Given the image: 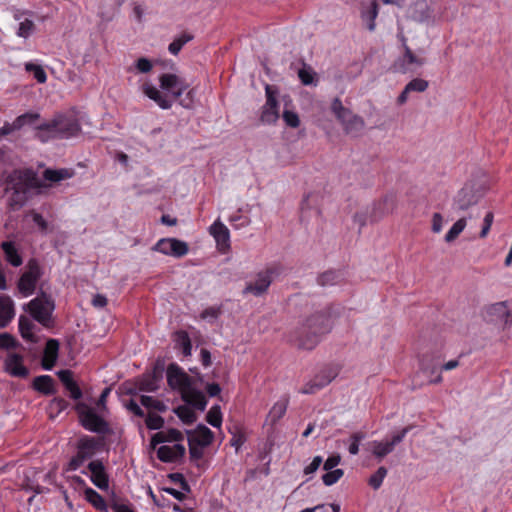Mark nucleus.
<instances>
[{"mask_svg": "<svg viewBox=\"0 0 512 512\" xmlns=\"http://www.w3.org/2000/svg\"><path fill=\"white\" fill-rule=\"evenodd\" d=\"M146 426L151 430L161 429L164 425V419L155 413H148L146 419Z\"/></svg>", "mask_w": 512, "mask_h": 512, "instance_id": "nucleus-49", "label": "nucleus"}, {"mask_svg": "<svg viewBox=\"0 0 512 512\" xmlns=\"http://www.w3.org/2000/svg\"><path fill=\"white\" fill-rule=\"evenodd\" d=\"M410 430L409 427L403 428L399 433L394 435L390 441H372L369 443V447L373 456L378 460H382L388 454H390L395 446L403 441L404 437Z\"/></svg>", "mask_w": 512, "mask_h": 512, "instance_id": "nucleus-7", "label": "nucleus"}, {"mask_svg": "<svg viewBox=\"0 0 512 512\" xmlns=\"http://www.w3.org/2000/svg\"><path fill=\"white\" fill-rule=\"evenodd\" d=\"M33 388L45 395H52L55 393L54 380L49 375H41L34 378Z\"/></svg>", "mask_w": 512, "mask_h": 512, "instance_id": "nucleus-25", "label": "nucleus"}, {"mask_svg": "<svg viewBox=\"0 0 512 512\" xmlns=\"http://www.w3.org/2000/svg\"><path fill=\"white\" fill-rule=\"evenodd\" d=\"M36 129V136L42 142L51 138L69 139L81 131L80 124L73 115L62 113L56 114L51 121L41 123Z\"/></svg>", "mask_w": 512, "mask_h": 512, "instance_id": "nucleus-3", "label": "nucleus"}, {"mask_svg": "<svg viewBox=\"0 0 512 512\" xmlns=\"http://www.w3.org/2000/svg\"><path fill=\"white\" fill-rule=\"evenodd\" d=\"M209 232L215 239L218 250L222 253L227 252L230 248L229 229L220 220H216L210 226Z\"/></svg>", "mask_w": 512, "mask_h": 512, "instance_id": "nucleus-15", "label": "nucleus"}, {"mask_svg": "<svg viewBox=\"0 0 512 512\" xmlns=\"http://www.w3.org/2000/svg\"><path fill=\"white\" fill-rule=\"evenodd\" d=\"M206 420L213 427H220L222 423V414L220 406L215 405L211 407L207 413Z\"/></svg>", "mask_w": 512, "mask_h": 512, "instance_id": "nucleus-42", "label": "nucleus"}, {"mask_svg": "<svg viewBox=\"0 0 512 512\" xmlns=\"http://www.w3.org/2000/svg\"><path fill=\"white\" fill-rule=\"evenodd\" d=\"M283 119L285 123L292 128H297L300 124L298 115L293 111L285 110L283 112Z\"/></svg>", "mask_w": 512, "mask_h": 512, "instance_id": "nucleus-54", "label": "nucleus"}, {"mask_svg": "<svg viewBox=\"0 0 512 512\" xmlns=\"http://www.w3.org/2000/svg\"><path fill=\"white\" fill-rule=\"evenodd\" d=\"M167 382L173 389H185L191 386V379L177 364L171 363L167 368Z\"/></svg>", "mask_w": 512, "mask_h": 512, "instance_id": "nucleus-12", "label": "nucleus"}, {"mask_svg": "<svg viewBox=\"0 0 512 512\" xmlns=\"http://www.w3.org/2000/svg\"><path fill=\"white\" fill-rule=\"evenodd\" d=\"M386 475L387 469L383 466L379 467L377 471L369 478V485L375 490L380 488Z\"/></svg>", "mask_w": 512, "mask_h": 512, "instance_id": "nucleus-45", "label": "nucleus"}, {"mask_svg": "<svg viewBox=\"0 0 512 512\" xmlns=\"http://www.w3.org/2000/svg\"><path fill=\"white\" fill-rule=\"evenodd\" d=\"M143 93L153 100L161 109H170L173 104V100L167 95L160 92L155 86L151 84H144L142 86Z\"/></svg>", "mask_w": 512, "mask_h": 512, "instance_id": "nucleus-19", "label": "nucleus"}, {"mask_svg": "<svg viewBox=\"0 0 512 512\" xmlns=\"http://www.w3.org/2000/svg\"><path fill=\"white\" fill-rule=\"evenodd\" d=\"M86 500L98 510H105L106 503L103 497L92 488H86L84 491Z\"/></svg>", "mask_w": 512, "mask_h": 512, "instance_id": "nucleus-32", "label": "nucleus"}, {"mask_svg": "<svg viewBox=\"0 0 512 512\" xmlns=\"http://www.w3.org/2000/svg\"><path fill=\"white\" fill-rule=\"evenodd\" d=\"M478 201L479 196L473 187L465 185L454 197L452 209L456 212L466 211L470 207L476 205Z\"/></svg>", "mask_w": 512, "mask_h": 512, "instance_id": "nucleus-9", "label": "nucleus"}, {"mask_svg": "<svg viewBox=\"0 0 512 512\" xmlns=\"http://www.w3.org/2000/svg\"><path fill=\"white\" fill-rule=\"evenodd\" d=\"M35 324L28 317L21 315L19 318V331L23 339L36 342L37 338L33 333Z\"/></svg>", "mask_w": 512, "mask_h": 512, "instance_id": "nucleus-27", "label": "nucleus"}, {"mask_svg": "<svg viewBox=\"0 0 512 512\" xmlns=\"http://www.w3.org/2000/svg\"><path fill=\"white\" fill-rule=\"evenodd\" d=\"M189 441L198 444L201 447L209 446L213 439V432L205 425L199 424L193 432H188Z\"/></svg>", "mask_w": 512, "mask_h": 512, "instance_id": "nucleus-20", "label": "nucleus"}, {"mask_svg": "<svg viewBox=\"0 0 512 512\" xmlns=\"http://www.w3.org/2000/svg\"><path fill=\"white\" fill-rule=\"evenodd\" d=\"M73 172L69 169H46L43 173V177L45 180L50 182H59L64 179H68L72 177Z\"/></svg>", "mask_w": 512, "mask_h": 512, "instance_id": "nucleus-28", "label": "nucleus"}, {"mask_svg": "<svg viewBox=\"0 0 512 512\" xmlns=\"http://www.w3.org/2000/svg\"><path fill=\"white\" fill-rule=\"evenodd\" d=\"M4 370L17 378H26L29 375V369L23 364V356L17 353L7 355L4 360Z\"/></svg>", "mask_w": 512, "mask_h": 512, "instance_id": "nucleus-13", "label": "nucleus"}, {"mask_svg": "<svg viewBox=\"0 0 512 512\" xmlns=\"http://www.w3.org/2000/svg\"><path fill=\"white\" fill-rule=\"evenodd\" d=\"M157 456L162 462H173V451L170 446H161L157 450Z\"/></svg>", "mask_w": 512, "mask_h": 512, "instance_id": "nucleus-55", "label": "nucleus"}, {"mask_svg": "<svg viewBox=\"0 0 512 512\" xmlns=\"http://www.w3.org/2000/svg\"><path fill=\"white\" fill-rule=\"evenodd\" d=\"M410 17L416 22H429L432 18V11L425 1H417L410 9Z\"/></svg>", "mask_w": 512, "mask_h": 512, "instance_id": "nucleus-23", "label": "nucleus"}, {"mask_svg": "<svg viewBox=\"0 0 512 512\" xmlns=\"http://www.w3.org/2000/svg\"><path fill=\"white\" fill-rule=\"evenodd\" d=\"M183 400L192 405L194 408L198 410H205L207 405V400L203 392L191 388V386L183 391Z\"/></svg>", "mask_w": 512, "mask_h": 512, "instance_id": "nucleus-21", "label": "nucleus"}, {"mask_svg": "<svg viewBox=\"0 0 512 512\" xmlns=\"http://www.w3.org/2000/svg\"><path fill=\"white\" fill-rule=\"evenodd\" d=\"M331 109L341 123H346L351 111L345 108L339 98H335L331 104Z\"/></svg>", "mask_w": 512, "mask_h": 512, "instance_id": "nucleus-36", "label": "nucleus"}, {"mask_svg": "<svg viewBox=\"0 0 512 512\" xmlns=\"http://www.w3.org/2000/svg\"><path fill=\"white\" fill-rule=\"evenodd\" d=\"M288 403L289 399L287 397H283L273 405L269 412V417L272 423L277 422L284 416L288 407Z\"/></svg>", "mask_w": 512, "mask_h": 512, "instance_id": "nucleus-29", "label": "nucleus"}, {"mask_svg": "<svg viewBox=\"0 0 512 512\" xmlns=\"http://www.w3.org/2000/svg\"><path fill=\"white\" fill-rule=\"evenodd\" d=\"M35 30V24L32 20L25 18L23 21L19 23V28L17 30V35L21 38H28L32 35Z\"/></svg>", "mask_w": 512, "mask_h": 512, "instance_id": "nucleus-43", "label": "nucleus"}, {"mask_svg": "<svg viewBox=\"0 0 512 512\" xmlns=\"http://www.w3.org/2000/svg\"><path fill=\"white\" fill-rule=\"evenodd\" d=\"M188 245L186 242L172 238L171 254L174 257H182L188 253Z\"/></svg>", "mask_w": 512, "mask_h": 512, "instance_id": "nucleus-44", "label": "nucleus"}, {"mask_svg": "<svg viewBox=\"0 0 512 512\" xmlns=\"http://www.w3.org/2000/svg\"><path fill=\"white\" fill-rule=\"evenodd\" d=\"M341 461V456L339 454L332 455L326 459L323 465V469L325 471L332 470L334 467H336Z\"/></svg>", "mask_w": 512, "mask_h": 512, "instance_id": "nucleus-63", "label": "nucleus"}, {"mask_svg": "<svg viewBox=\"0 0 512 512\" xmlns=\"http://www.w3.org/2000/svg\"><path fill=\"white\" fill-rule=\"evenodd\" d=\"M69 393L70 397L74 400H78L82 397V391L77 385L75 381L71 382L68 386L65 387Z\"/></svg>", "mask_w": 512, "mask_h": 512, "instance_id": "nucleus-64", "label": "nucleus"}, {"mask_svg": "<svg viewBox=\"0 0 512 512\" xmlns=\"http://www.w3.org/2000/svg\"><path fill=\"white\" fill-rule=\"evenodd\" d=\"M127 410L138 417H144V411L142 408L138 405V403L131 399L129 402L125 404Z\"/></svg>", "mask_w": 512, "mask_h": 512, "instance_id": "nucleus-62", "label": "nucleus"}, {"mask_svg": "<svg viewBox=\"0 0 512 512\" xmlns=\"http://www.w3.org/2000/svg\"><path fill=\"white\" fill-rule=\"evenodd\" d=\"M160 88L168 92L173 99H178L190 86L183 78L172 73H164L159 77Z\"/></svg>", "mask_w": 512, "mask_h": 512, "instance_id": "nucleus-6", "label": "nucleus"}, {"mask_svg": "<svg viewBox=\"0 0 512 512\" xmlns=\"http://www.w3.org/2000/svg\"><path fill=\"white\" fill-rule=\"evenodd\" d=\"M19 346V343L16 339L9 333L0 334V348L9 349L16 348Z\"/></svg>", "mask_w": 512, "mask_h": 512, "instance_id": "nucleus-52", "label": "nucleus"}, {"mask_svg": "<svg viewBox=\"0 0 512 512\" xmlns=\"http://www.w3.org/2000/svg\"><path fill=\"white\" fill-rule=\"evenodd\" d=\"M466 224L467 222L465 217L458 219L445 235V241L447 243L453 242L463 232Z\"/></svg>", "mask_w": 512, "mask_h": 512, "instance_id": "nucleus-34", "label": "nucleus"}, {"mask_svg": "<svg viewBox=\"0 0 512 512\" xmlns=\"http://www.w3.org/2000/svg\"><path fill=\"white\" fill-rule=\"evenodd\" d=\"M140 402L147 409H154L159 412H165L167 410V406L162 401L151 396L142 395Z\"/></svg>", "mask_w": 512, "mask_h": 512, "instance_id": "nucleus-39", "label": "nucleus"}, {"mask_svg": "<svg viewBox=\"0 0 512 512\" xmlns=\"http://www.w3.org/2000/svg\"><path fill=\"white\" fill-rule=\"evenodd\" d=\"M378 15V4L376 1L371 3L370 8L367 11L362 12V18L367 22V28L369 31L375 29V19Z\"/></svg>", "mask_w": 512, "mask_h": 512, "instance_id": "nucleus-37", "label": "nucleus"}, {"mask_svg": "<svg viewBox=\"0 0 512 512\" xmlns=\"http://www.w3.org/2000/svg\"><path fill=\"white\" fill-rule=\"evenodd\" d=\"M342 124L344 125L345 131L347 133L359 132L365 126L364 120L360 116L354 115L352 113H351V116H348L346 123H342Z\"/></svg>", "mask_w": 512, "mask_h": 512, "instance_id": "nucleus-33", "label": "nucleus"}, {"mask_svg": "<svg viewBox=\"0 0 512 512\" xmlns=\"http://www.w3.org/2000/svg\"><path fill=\"white\" fill-rule=\"evenodd\" d=\"M331 329V320L327 313L317 312L309 316L296 330L295 345L304 350H312L320 342L321 336Z\"/></svg>", "mask_w": 512, "mask_h": 512, "instance_id": "nucleus-1", "label": "nucleus"}, {"mask_svg": "<svg viewBox=\"0 0 512 512\" xmlns=\"http://www.w3.org/2000/svg\"><path fill=\"white\" fill-rule=\"evenodd\" d=\"M81 422L86 429L92 432L103 433L107 430V423L93 410L84 412L81 415Z\"/></svg>", "mask_w": 512, "mask_h": 512, "instance_id": "nucleus-18", "label": "nucleus"}, {"mask_svg": "<svg viewBox=\"0 0 512 512\" xmlns=\"http://www.w3.org/2000/svg\"><path fill=\"white\" fill-rule=\"evenodd\" d=\"M401 41L403 44L404 54L395 63L397 71L405 73L411 70L412 65L417 67L424 65L426 62L425 58L419 57L412 52L410 47L407 45L406 39L403 35L401 36Z\"/></svg>", "mask_w": 512, "mask_h": 512, "instance_id": "nucleus-11", "label": "nucleus"}, {"mask_svg": "<svg viewBox=\"0 0 512 512\" xmlns=\"http://www.w3.org/2000/svg\"><path fill=\"white\" fill-rule=\"evenodd\" d=\"M220 314L221 309L219 307H208L201 313V318L215 320Z\"/></svg>", "mask_w": 512, "mask_h": 512, "instance_id": "nucleus-59", "label": "nucleus"}, {"mask_svg": "<svg viewBox=\"0 0 512 512\" xmlns=\"http://www.w3.org/2000/svg\"><path fill=\"white\" fill-rule=\"evenodd\" d=\"M274 270L265 269L260 271L253 282L246 285L243 290L244 294H253L254 296H261L267 292L269 286L273 281Z\"/></svg>", "mask_w": 512, "mask_h": 512, "instance_id": "nucleus-8", "label": "nucleus"}, {"mask_svg": "<svg viewBox=\"0 0 512 512\" xmlns=\"http://www.w3.org/2000/svg\"><path fill=\"white\" fill-rule=\"evenodd\" d=\"M344 471L342 469L329 470L322 476V481L326 486L335 484L342 476Z\"/></svg>", "mask_w": 512, "mask_h": 512, "instance_id": "nucleus-48", "label": "nucleus"}, {"mask_svg": "<svg viewBox=\"0 0 512 512\" xmlns=\"http://www.w3.org/2000/svg\"><path fill=\"white\" fill-rule=\"evenodd\" d=\"M164 370H165L164 360L158 359L154 365L152 373H149V374L154 376L155 379H157L158 381H161L163 378Z\"/></svg>", "mask_w": 512, "mask_h": 512, "instance_id": "nucleus-58", "label": "nucleus"}, {"mask_svg": "<svg viewBox=\"0 0 512 512\" xmlns=\"http://www.w3.org/2000/svg\"><path fill=\"white\" fill-rule=\"evenodd\" d=\"M192 36L188 34H183L180 37L176 38L169 44L168 50L171 54L177 55L182 47L192 40Z\"/></svg>", "mask_w": 512, "mask_h": 512, "instance_id": "nucleus-41", "label": "nucleus"}, {"mask_svg": "<svg viewBox=\"0 0 512 512\" xmlns=\"http://www.w3.org/2000/svg\"><path fill=\"white\" fill-rule=\"evenodd\" d=\"M14 303L7 295H0V328L6 327L14 317Z\"/></svg>", "mask_w": 512, "mask_h": 512, "instance_id": "nucleus-22", "label": "nucleus"}, {"mask_svg": "<svg viewBox=\"0 0 512 512\" xmlns=\"http://www.w3.org/2000/svg\"><path fill=\"white\" fill-rule=\"evenodd\" d=\"M159 382L154 376L145 374L138 380V389L140 391L153 392L159 388Z\"/></svg>", "mask_w": 512, "mask_h": 512, "instance_id": "nucleus-31", "label": "nucleus"}, {"mask_svg": "<svg viewBox=\"0 0 512 512\" xmlns=\"http://www.w3.org/2000/svg\"><path fill=\"white\" fill-rule=\"evenodd\" d=\"M88 469L91 472L90 479L92 483L101 490H107L109 487V478L102 461H91L88 464Z\"/></svg>", "mask_w": 512, "mask_h": 512, "instance_id": "nucleus-16", "label": "nucleus"}, {"mask_svg": "<svg viewBox=\"0 0 512 512\" xmlns=\"http://www.w3.org/2000/svg\"><path fill=\"white\" fill-rule=\"evenodd\" d=\"M164 436L166 442L181 441L183 439V434L174 428L164 431Z\"/></svg>", "mask_w": 512, "mask_h": 512, "instance_id": "nucleus-60", "label": "nucleus"}, {"mask_svg": "<svg viewBox=\"0 0 512 512\" xmlns=\"http://www.w3.org/2000/svg\"><path fill=\"white\" fill-rule=\"evenodd\" d=\"M428 86V81L421 78H415L407 83L406 92H424Z\"/></svg>", "mask_w": 512, "mask_h": 512, "instance_id": "nucleus-46", "label": "nucleus"}, {"mask_svg": "<svg viewBox=\"0 0 512 512\" xmlns=\"http://www.w3.org/2000/svg\"><path fill=\"white\" fill-rule=\"evenodd\" d=\"M314 76L315 72L307 66H304L303 68L299 69L298 71V77L302 84L304 85H311L314 83Z\"/></svg>", "mask_w": 512, "mask_h": 512, "instance_id": "nucleus-51", "label": "nucleus"}, {"mask_svg": "<svg viewBox=\"0 0 512 512\" xmlns=\"http://www.w3.org/2000/svg\"><path fill=\"white\" fill-rule=\"evenodd\" d=\"M1 248L5 254V259L14 267H18L22 264L23 260L15 244L11 241H5L1 244Z\"/></svg>", "mask_w": 512, "mask_h": 512, "instance_id": "nucleus-26", "label": "nucleus"}, {"mask_svg": "<svg viewBox=\"0 0 512 512\" xmlns=\"http://www.w3.org/2000/svg\"><path fill=\"white\" fill-rule=\"evenodd\" d=\"M486 311H487L488 315H490L492 317L499 318V319L506 320L510 315V312L507 308L506 301L494 303V304L490 305L489 307H487Z\"/></svg>", "mask_w": 512, "mask_h": 512, "instance_id": "nucleus-30", "label": "nucleus"}, {"mask_svg": "<svg viewBox=\"0 0 512 512\" xmlns=\"http://www.w3.org/2000/svg\"><path fill=\"white\" fill-rule=\"evenodd\" d=\"M26 268L27 270L21 275L18 281V290L22 295L29 296L34 292L36 283L40 279L42 272L35 259H30Z\"/></svg>", "mask_w": 512, "mask_h": 512, "instance_id": "nucleus-5", "label": "nucleus"}, {"mask_svg": "<svg viewBox=\"0 0 512 512\" xmlns=\"http://www.w3.org/2000/svg\"><path fill=\"white\" fill-rule=\"evenodd\" d=\"M176 344L182 348L184 356H190L192 351V344L190 337L185 331H178L176 333Z\"/></svg>", "mask_w": 512, "mask_h": 512, "instance_id": "nucleus-35", "label": "nucleus"}, {"mask_svg": "<svg viewBox=\"0 0 512 512\" xmlns=\"http://www.w3.org/2000/svg\"><path fill=\"white\" fill-rule=\"evenodd\" d=\"M40 119V114L35 112H27L25 114H22L18 116L14 120V127L16 128H22L25 125H32L35 124L37 120Z\"/></svg>", "mask_w": 512, "mask_h": 512, "instance_id": "nucleus-38", "label": "nucleus"}, {"mask_svg": "<svg viewBox=\"0 0 512 512\" xmlns=\"http://www.w3.org/2000/svg\"><path fill=\"white\" fill-rule=\"evenodd\" d=\"M203 448L204 447H201L198 444H196L192 441H189V453H190L191 459L197 460V459L202 458Z\"/></svg>", "mask_w": 512, "mask_h": 512, "instance_id": "nucleus-61", "label": "nucleus"}, {"mask_svg": "<svg viewBox=\"0 0 512 512\" xmlns=\"http://www.w3.org/2000/svg\"><path fill=\"white\" fill-rule=\"evenodd\" d=\"M175 413L185 424H192L197 419L195 412L187 406H179Z\"/></svg>", "mask_w": 512, "mask_h": 512, "instance_id": "nucleus-40", "label": "nucleus"}, {"mask_svg": "<svg viewBox=\"0 0 512 512\" xmlns=\"http://www.w3.org/2000/svg\"><path fill=\"white\" fill-rule=\"evenodd\" d=\"M24 309L44 327L52 326V313L55 309V304L51 296L42 292L32 299Z\"/></svg>", "mask_w": 512, "mask_h": 512, "instance_id": "nucleus-4", "label": "nucleus"}, {"mask_svg": "<svg viewBox=\"0 0 512 512\" xmlns=\"http://www.w3.org/2000/svg\"><path fill=\"white\" fill-rule=\"evenodd\" d=\"M171 243H172V238L170 239H160L154 246H153V250L154 251H158L162 254H165V255H170L171 254Z\"/></svg>", "mask_w": 512, "mask_h": 512, "instance_id": "nucleus-53", "label": "nucleus"}, {"mask_svg": "<svg viewBox=\"0 0 512 512\" xmlns=\"http://www.w3.org/2000/svg\"><path fill=\"white\" fill-rule=\"evenodd\" d=\"M421 369L423 370V372H425L431 376L433 374H437V376L435 378H431L429 380L430 383H440L442 381V376L439 374V369L437 368V366H433L430 368V367L426 366L424 363H422Z\"/></svg>", "mask_w": 512, "mask_h": 512, "instance_id": "nucleus-57", "label": "nucleus"}, {"mask_svg": "<svg viewBox=\"0 0 512 512\" xmlns=\"http://www.w3.org/2000/svg\"><path fill=\"white\" fill-rule=\"evenodd\" d=\"M266 95L267 100L265 105L263 106V110L261 113V122L265 124H273L279 118V112L277 109V100L273 96L270 87H266Z\"/></svg>", "mask_w": 512, "mask_h": 512, "instance_id": "nucleus-17", "label": "nucleus"}, {"mask_svg": "<svg viewBox=\"0 0 512 512\" xmlns=\"http://www.w3.org/2000/svg\"><path fill=\"white\" fill-rule=\"evenodd\" d=\"M25 68H26L27 71L33 73L34 78L39 83H45L46 82V80H47L46 72L44 71V69L40 65L33 64V63H27L25 65Z\"/></svg>", "mask_w": 512, "mask_h": 512, "instance_id": "nucleus-47", "label": "nucleus"}, {"mask_svg": "<svg viewBox=\"0 0 512 512\" xmlns=\"http://www.w3.org/2000/svg\"><path fill=\"white\" fill-rule=\"evenodd\" d=\"M493 219H494V216H493V213L492 212H488L485 217H484V221H483V227H482V230L480 231V234L479 236L481 238H485L488 233H489V230L492 226V223H493Z\"/></svg>", "mask_w": 512, "mask_h": 512, "instance_id": "nucleus-56", "label": "nucleus"}, {"mask_svg": "<svg viewBox=\"0 0 512 512\" xmlns=\"http://www.w3.org/2000/svg\"><path fill=\"white\" fill-rule=\"evenodd\" d=\"M6 190H12L13 196L10 200V206L13 209L22 207L26 200L27 194L36 188L42 187L37 173L33 169H16L13 170L5 179Z\"/></svg>", "mask_w": 512, "mask_h": 512, "instance_id": "nucleus-2", "label": "nucleus"}, {"mask_svg": "<svg viewBox=\"0 0 512 512\" xmlns=\"http://www.w3.org/2000/svg\"><path fill=\"white\" fill-rule=\"evenodd\" d=\"M95 447L96 441L94 438L81 439L78 444L76 456H74L68 464V470L75 471L81 467L85 460L93 455Z\"/></svg>", "mask_w": 512, "mask_h": 512, "instance_id": "nucleus-10", "label": "nucleus"}, {"mask_svg": "<svg viewBox=\"0 0 512 512\" xmlns=\"http://www.w3.org/2000/svg\"><path fill=\"white\" fill-rule=\"evenodd\" d=\"M58 350L59 342L56 339H49L46 343L44 357L42 360V366L44 369H52L58 357Z\"/></svg>", "mask_w": 512, "mask_h": 512, "instance_id": "nucleus-24", "label": "nucleus"}, {"mask_svg": "<svg viewBox=\"0 0 512 512\" xmlns=\"http://www.w3.org/2000/svg\"><path fill=\"white\" fill-rule=\"evenodd\" d=\"M336 375L337 373L333 369H325L316 375L314 379L305 384L300 392L303 394H313L327 386L336 377Z\"/></svg>", "mask_w": 512, "mask_h": 512, "instance_id": "nucleus-14", "label": "nucleus"}, {"mask_svg": "<svg viewBox=\"0 0 512 512\" xmlns=\"http://www.w3.org/2000/svg\"><path fill=\"white\" fill-rule=\"evenodd\" d=\"M340 275L334 271H327L318 278V283L322 286L334 285L339 282Z\"/></svg>", "mask_w": 512, "mask_h": 512, "instance_id": "nucleus-50", "label": "nucleus"}]
</instances>
